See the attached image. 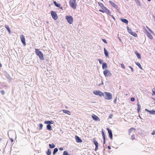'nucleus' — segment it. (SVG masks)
I'll return each instance as SVG.
<instances>
[{"label": "nucleus", "mask_w": 155, "mask_h": 155, "mask_svg": "<svg viewBox=\"0 0 155 155\" xmlns=\"http://www.w3.org/2000/svg\"><path fill=\"white\" fill-rule=\"evenodd\" d=\"M35 52L36 54L38 56L39 58L41 60H44L43 54L42 53L41 51H39V49H36Z\"/></svg>", "instance_id": "nucleus-1"}, {"label": "nucleus", "mask_w": 155, "mask_h": 155, "mask_svg": "<svg viewBox=\"0 0 155 155\" xmlns=\"http://www.w3.org/2000/svg\"><path fill=\"white\" fill-rule=\"evenodd\" d=\"M104 96L105 99L109 100L112 99V95L109 92H105L104 94Z\"/></svg>", "instance_id": "nucleus-2"}, {"label": "nucleus", "mask_w": 155, "mask_h": 155, "mask_svg": "<svg viewBox=\"0 0 155 155\" xmlns=\"http://www.w3.org/2000/svg\"><path fill=\"white\" fill-rule=\"evenodd\" d=\"M69 5L73 8L75 9L76 8L77 4L76 3V0H70Z\"/></svg>", "instance_id": "nucleus-3"}, {"label": "nucleus", "mask_w": 155, "mask_h": 155, "mask_svg": "<svg viewBox=\"0 0 155 155\" xmlns=\"http://www.w3.org/2000/svg\"><path fill=\"white\" fill-rule=\"evenodd\" d=\"M65 18L67 20L68 22L70 24H71L72 23L73 21V19L71 16H66L65 17Z\"/></svg>", "instance_id": "nucleus-4"}, {"label": "nucleus", "mask_w": 155, "mask_h": 155, "mask_svg": "<svg viewBox=\"0 0 155 155\" xmlns=\"http://www.w3.org/2000/svg\"><path fill=\"white\" fill-rule=\"evenodd\" d=\"M104 75L106 77H110L112 75L111 73L108 69L105 70L103 72Z\"/></svg>", "instance_id": "nucleus-5"}, {"label": "nucleus", "mask_w": 155, "mask_h": 155, "mask_svg": "<svg viewBox=\"0 0 155 155\" xmlns=\"http://www.w3.org/2000/svg\"><path fill=\"white\" fill-rule=\"evenodd\" d=\"M52 18L54 20H56L58 18V16L56 12L51 11V12Z\"/></svg>", "instance_id": "nucleus-6"}, {"label": "nucleus", "mask_w": 155, "mask_h": 155, "mask_svg": "<svg viewBox=\"0 0 155 155\" xmlns=\"http://www.w3.org/2000/svg\"><path fill=\"white\" fill-rule=\"evenodd\" d=\"M93 93L96 95H98L101 96H104V93L100 91H94Z\"/></svg>", "instance_id": "nucleus-7"}, {"label": "nucleus", "mask_w": 155, "mask_h": 155, "mask_svg": "<svg viewBox=\"0 0 155 155\" xmlns=\"http://www.w3.org/2000/svg\"><path fill=\"white\" fill-rule=\"evenodd\" d=\"M21 41L24 45H26V42L24 36L23 35H21L20 36Z\"/></svg>", "instance_id": "nucleus-8"}, {"label": "nucleus", "mask_w": 155, "mask_h": 155, "mask_svg": "<svg viewBox=\"0 0 155 155\" xmlns=\"http://www.w3.org/2000/svg\"><path fill=\"white\" fill-rule=\"evenodd\" d=\"M109 2L113 7L116 9L117 11H119L117 6L114 3L111 1H109Z\"/></svg>", "instance_id": "nucleus-9"}, {"label": "nucleus", "mask_w": 155, "mask_h": 155, "mask_svg": "<svg viewBox=\"0 0 155 155\" xmlns=\"http://www.w3.org/2000/svg\"><path fill=\"white\" fill-rule=\"evenodd\" d=\"M145 30L146 32L145 33L148 37V38L150 39H153V37L152 35L146 29H145Z\"/></svg>", "instance_id": "nucleus-10"}, {"label": "nucleus", "mask_w": 155, "mask_h": 155, "mask_svg": "<svg viewBox=\"0 0 155 155\" xmlns=\"http://www.w3.org/2000/svg\"><path fill=\"white\" fill-rule=\"evenodd\" d=\"M93 142L95 144V150H96L98 149V143L97 142L96 140L94 138H93Z\"/></svg>", "instance_id": "nucleus-11"}, {"label": "nucleus", "mask_w": 155, "mask_h": 155, "mask_svg": "<svg viewBox=\"0 0 155 155\" xmlns=\"http://www.w3.org/2000/svg\"><path fill=\"white\" fill-rule=\"evenodd\" d=\"M107 130L108 131L109 133V136L111 139H112L113 135L112 134V131L111 130H110L109 128H107Z\"/></svg>", "instance_id": "nucleus-12"}, {"label": "nucleus", "mask_w": 155, "mask_h": 155, "mask_svg": "<svg viewBox=\"0 0 155 155\" xmlns=\"http://www.w3.org/2000/svg\"><path fill=\"white\" fill-rule=\"evenodd\" d=\"M92 117L94 120H95L96 121L100 120V119L98 117L94 114H93L92 115Z\"/></svg>", "instance_id": "nucleus-13"}, {"label": "nucleus", "mask_w": 155, "mask_h": 155, "mask_svg": "<svg viewBox=\"0 0 155 155\" xmlns=\"http://www.w3.org/2000/svg\"><path fill=\"white\" fill-rule=\"evenodd\" d=\"M104 10V12L106 13L107 14H110V11L106 7H104V9H103Z\"/></svg>", "instance_id": "nucleus-14"}, {"label": "nucleus", "mask_w": 155, "mask_h": 155, "mask_svg": "<svg viewBox=\"0 0 155 155\" xmlns=\"http://www.w3.org/2000/svg\"><path fill=\"white\" fill-rule=\"evenodd\" d=\"M75 138L76 142L78 143H81L82 142L81 139L77 136H75Z\"/></svg>", "instance_id": "nucleus-15"}, {"label": "nucleus", "mask_w": 155, "mask_h": 155, "mask_svg": "<svg viewBox=\"0 0 155 155\" xmlns=\"http://www.w3.org/2000/svg\"><path fill=\"white\" fill-rule=\"evenodd\" d=\"M45 124H53L54 123V122L53 121H47L45 122Z\"/></svg>", "instance_id": "nucleus-16"}, {"label": "nucleus", "mask_w": 155, "mask_h": 155, "mask_svg": "<svg viewBox=\"0 0 155 155\" xmlns=\"http://www.w3.org/2000/svg\"><path fill=\"white\" fill-rule=\"evenodd\" d=\"M63 111L64 113L67 114L69 115H70L71 114V112L69 110H63Z\"/></svg>", "instance_id": "nucleus-17"}, {"label": "nucleus", "mask_w": 155, "mask_h": 155, "mask_svg": "<svg viewBox=\"0 0 155 155\" xmlns=\"http://www.w3.org/2000/svg\"><path fill=\"white\" fill-rule=\"evenodd\" d=\"M107 64L106 63H104L102 64V68L103 69L107 68Z\"/></svg>", "instance_id": "nucleus-18"}, {"label": "nucleus", "mask_w": 155, "mask_h": 155, "mask_svg": "<svg viewBox=\"0 0 155 155\" xmlns=\"http://www.w3.org/2000/svg\"><path fill=\"white\" fill-rule=\"evenodd\" d=\"M121 21L122 22L126 24H127L128 22V21L125 19H122H122H121Z\"/></svg>", "instance_id": "nucleus-19"}, {"label": "nucleus", "mask_w": 155, "mask_h": 155, "mask_svg": "<svg viewBox=\"0 0 155 155\" xmlns=\"http://www.w3.org/2000/svg\"><path fill=\"white\" fill-rule=\"evenodd\" d=\"M104 53L105 54V55L106 57H108V52L107 51V50L104 48Z\"/></svg>", "instance_id": "nucleus-20"}, {"label": "nucleus", "mask_w": 155, "mask_h": 155, "mask_svg": "<svg viewBox=\"0 0 155 155\" xmlns=\"http://www.w3.org/2000/svg\"><path fill=\"white\" fill-rule=\"evenodd\" d=\"M5 27L7 29L9 33L10 34L11 31L9 26L8 25H5Z\"/></svg>", "instance_id": "nucleus-21"}, {"label": "nucleus", "mask_w": 155, "mask_h": 155, "mask_svg": "<svg viewBox=\"0 0 155 155\" xmlns=\"http://www.w3.org/2000/svg\"><path fill=\"white\" fill-rule=\"evenodd\" d=\"M54 4L58 7L60 8L61 6V4H60L57 3L55 1H54L53 2Z\"/></svg>", "instance_id": "nucleus-22"}, {"label": "nucleus", "mask_w": 155, "mask_h": 155, "mask_svg": "<svg viewBox=\"0 0 155 155\" xmlns=\"http://www.w3.org/2000/svg\"><path fill=\"white\" fill-rule=\"evenodd\" d=\"M135 53L136 54L137 58L139 59H141V57L140 54L137 52H135Z\"/></svg>", "instance_id": "nucleus-23"}, {"label": "nucleus", "mask_w": 155, "mask_h": 155, "mask_svg": "<svg viewBox=\"0 0 155 155\" xmlns=\"http://www.w3.org/2000/svg\"><path fill=\"white\" fill-rule=\"evenodd\" d=\"M47 128L48 130H52L51 126L50 124L47 125Z\"/></svg>", "instance_id": "nucleus-24"}, {"label": "nucleus", "mask_w": 155, "mask_h": 155, "mask_svg": "<svg viewBox=\"0 0 155 155\" xmlns=\"http://www.w3.org/2000/svg\"><path fill=\"white\" fill-rule=\"evenodd\" d=\"M98 4L102 9H104V7H105L104 6L103 4L102 3L100 2H98Z\"/></svg>", "instance_id": "nucleus-25"}, {"label": "nucleus", "mask_w": 155, "mask_h": 155, "mask_svg": "<svg viewBox=\"0 0 155 155\" xmlns=\"http://www.w3.org/2000/svg\"><path fill=\"white\" fill-rule=\"evenodd\" d=\"M149 112L151 114H155V110H152L150 111H149Z\"/></svg>", "instance_id": "nucleus-26"}, {"label": "nucleus", "mask_w": 155, "mask_h": 155, "mask_svg": "<svg viewBox=\"0 0 155 155\" xmlns=\"http://www.w3.org/2000/svg\"><path fill=\"white\" fill-rule=\"evenodd\" d=\"M127 29L128 32L131 34L133 32L132 29L128 27H127Z\"/></svg>", "instance_id": "nucleus-27"}, {"label": "nucleus", "mask_w": 155, "mask_h": 155, "mask_svg": "<svg viewBox=\"0 0 155 155\" xmlns=\"http://www.w3.org/2000/svg\"><path fill=\"white\" fill-rule=\"evenodd\" d=\"M135 63L136 65L139 67V68H140L141 69H142L141 64L140 63L138 62H135Z\"/></svg>", "instance_id": "nucleus-28"}, {"label": "nucleus", "mask_w": 155, "mask_h": 155, "mask_svg": "<svg viewBox=\"0 0 155 155\" xmlns=\"http://www.w3.org/2000/svg\"><path fill=\"white\" fill-rule=\"evenodd\" d=\"M137 105L138 106V108L137 109V110L138 111V113L139 111L140 110L141 108V106L138 103L137 104Z\"/></svg>", "instance_id": "nucleus-29"}, {"label": "nucleus", "mask_w": 155, "mask_h": 155, "mask_svg": "<svg viewBox=\"0 0 155 155\" xmlns=\"http://www.w3.org/2000/svg\"><path fill=\"white\" fill-rule=\"evenodd\" d=\"M131 34L135 37H137V34L134 32H133Z\"/></svg>", "instance_id": "nucleus-30"}, {"label": "nucleus", "mask_w": 155, "mask_h": 155, "mask_svg": "<svg viewBox=\"0 0 155 155\" xmlns=\"http://www.w3.org/2000/svg\"><path fill=\"white\" fill-rule=\"evenodd\" d=\"M47 154L48 155H51V151L49 149H48L47 151Z\"/></svg>", "instance_id": "nucleus-31"}, {"label": "nucleus", "mask_w": 155, "mask_h": 155, "mask_svg": "<svg viewBox=\"0 0 155 155\" xmlns=\"http://www.w3.org/2000/svg\"><path fill=\"white\" fill-rule=\"evenodd\" d=\"M58 151V149L57 148H55L53 152V155H54L55 153Z\"/></svg>", "instance_id": "nucleus-32"}, {"label": "nucleus", "mask_w": 155, "mask_h": 155, "mask_svg": "<svg viewBox=\"0 0 155 155\" xmlns=\"http://www.w3.org/2000/svg\"><path fill=\"white\" fill-rule=\"evenodd\" d=\"M49 145L50 148H53L55 147V145L53 143L49 144Z\"/></svg>", "instance_id": "nucleus-33"}, {"label": "nucleus", "mask_w": 155, "mask_h": 155, "mask_svg": "<svg viewBox=\"0 0 155 155\" xmlns=\"http://www.w3.org/2000/svg\"><path fill=\"white\" fill-rule=\"evenodd\" d=\"M102 135L103 136V139H105V135L103 131L102 130Z\"/></svg>", "instance_id": "nucleus-34"}, {"label": "nucleus", "mask_w": 155, "mask_h": 155, "mask_svg": "<svg viewBox=\"0 0 155 155\" xmlns=\"http://www.w3.org/2000/svg\"><path fill=\"white\" fill-rule=\"evenodd\" d=\"M43 124H40L39 125V130H41L42 129Z\"/></svg>", "instance_id": "nucleus-35"}, {"label": "nucleus", "mask_w": 155, "mask_h": 155, "mask_svg": "<svg viewBox=\"0 0 155 155\" xmlns=\"http://www.w3.org/2000/svg\"><path fill=\"white\" fill-rule=\"evenodd\" d=\"M63 155H70V154H68L67 151H64L63 152Z\"/></svg>", "instance_id": "nucleus-36"}, {"label": "nucleus", "mask_w": 155, "mask_h": 155, "mask_svg": "<svg viewBox=\"0 0 155 155\" xmlns=\"http://www.w3.org/2000/svg\"><path fill=\"white\" fill-rule=\"evenodd\" d=\"M135 135L134 134H133L131 136V139L132 140H134L135 139Z\"/></svg>", "instance_id": "nucleus-37"}, {"label": "nucleus", "mask_w": 155, "mask_h": 155, "mask_svg": "<svg viewBox=\"0 0 155 155\" xmlns=\"http://www.w3.org/2000/svg\"><path fill=\"white\" fill-rule=\"evenodd\" d=\"M0 92L1 93V94L3 95L5 94V92L4 91H3V90H1L0 91Z\"/></svg>", "instance_id": "nucleus-38"}, {"label": "nucleus", "mask_w": 155, "mask_h": 155, "mask_svg": "<svg viewBox=\"0 0 155 155\" xmlns=\"http://www.w3.org/2000/svg\"><path fill=\"white\" fill-rule=\"evenodd\" d=\"M113 116V115L112 114H110V115H109V118L111 119V118H112Z\"/></svg>", "instance_id": "nucleus-39"}, {"label": "nucleus", "mask_w": 155, "mask_h": 155, "mask_svg": "<svg viewBox=\"0 0 155 155\" xmlns=\"http://www.w3.org/2000/svg\"><path fill=\"white\" fill-rule=\"evenodd\" d=\"M134 130V129L133 128H130L129 130V134H130V133L131 130Z\"/></svg>", "instance_id": "nucleus-40"}, {"label": "nucleus", "mask_w": 155, "mask_h": 155, "mask_svg": "<svg viewBox=\"0 0 155 155\" xmlns=\"http://www.w3.org/2000/svg\"><path fill=\"white\" fill-rule=\"evenodd\" d=\"M98 60L100 64H102V60L99 59Z\"/></svg>", "instance_id": "nucleus-41"}, {"label": "nucleus", "mask_w": 155, "mask_h": 155, "mask_svg": "<svg viewBox=\"0 0 155 155\" xmlns=\"http://www.w3.org/2000/svg\"><path fill=\"white\" fill-rule=\"evenodd\" d=\"M121 67L124 69H125V68L124 65V64H121Z\"/></svg>", "instance_id": "nucleus-42"}, {"label": "nucleus", "mask_w": 155, "mask_h": 155, "mask_svg": "<svg viewBox=\"0 0 155 155\" xmlns=\"http://www.w3.org/2000/svg\"><path fill=\"white\" fill-rule=\"evenodd\" d=\"M135 100V98L134 97H132L130 99V101H134Z\"/></svg>", "instance_id": "nucleus-43"}, {"label": "nucleus", "mask_w": 155, "mask_h": 155, "mask_svg": "<svg viewBox=\"0 0 155 155\" xmlns=\"http://www.w3.org/2000/svg\"><path fill=\"white\" fill-rule=\"evenodd\" d=\"M102 40L104 41V42L105 43H106V44H107V42L106 41V40H105V39H102Z\"/></svg>", "instance_id": "nucleus-44"}, {"label": "nucleus", "mask_w": 155, "mask_h": 155, "mask_svg": "<svg viewBox=\"0 0 155 155\" xmlns=\"http://www.w3.org/2000/svg\"><path fill=\"white\" fill-rule=\"evenodd\" d=\"M129 67L130 68V69H131V71L133 72L134 71V69L133 68L131 67V66H129Z\"/></svg>", "instance_id": "nucleus-45"}, {"label": "nucleus", "mask_w": 155, "mask_h": 155, "mask_svg": "<svg viewBox=\"0 0 155 155\" xmlns=\"http://www.w3.org/2000/svg\"><path fill=\"white\" fill-rule=\"evenodd\" d=\"M151 134L152 135H154L155 134V130H153V132L151 133Z\"/></svg>", "instance_id": "nucleus-46"}, {"label": "nucleus", "mask_w": 155, "mask_h": 155, "mask_svg": "<svg viewBox=\"0 0 155 155\" xmlns=\"http://www.w3.org/2000/svg\"><path fill=\"white\" fill-rule=\"evenodd\" d=\"M99 11L100 12H102L103 13H104V10H103H103H99Z\"/></svg>", "instance_id": "nucleus-47"}, {"label": "nucleus", "mask_w": 155, "mask_h": 155, "mask_svg": "<svg viewBox=\"0 0 155 155\" xmlns=\"http://www.w3.org/2000/svg\"><path fill=\"white\" fill-rule=\"evenodd\" d=\"M153 93L152 94V95H155V92L153 91V90H152Z\"/></svg>", "instance_id": "nucleus-48"}, {"label": "nucleus", "mask_w": 155, "mask_h": 155, "mask_svg": "<svg viewBox=\"0 0 155 155\" xmlns=\"http://www.w3.org/2000/svg\"><path fill=\"white\" fill-rule=\"evenodd\" d=\"M110 15L111 16V17H112V18L113 19H114V20L115 19V18H114V16L113 15Z\"/></svg>", "instance_id": "nucleus-49"}, {"label": "nucleus", "mask_w": 155, "mask_h": 155, "mask_svg": "<svg viewBox=\"0 0 155 155\" xmlns=\"http://www.w3.org/2000/svg\"><path fill=\"white\" fill-rule=\"evenodd\" d=\"M117 100V98H116L114 99V103H116Z\"/></svg>", "instance_id": "nucleus-50"}, {"label": "nucleus", "mask_w": 155, "mask_h": 155, "mask_svg": "<svg viewBox=\"0 0 155 155\" xmlns=\"http://www.w3.org/2000/svg\"><path fill=\"white\" fill-rule=\"evenodd\" d=\"M60 150H63V149L61 147L59 149Z\"/></svg>", "instance_id": "nucleus-51"}, {"label": "nucleus", "mask_w": 155, "mask_h": 155, "mask_svg": "<svg viewBox=\"0 0 155 155\" xmlns=\"http://www.w3.org/2000/svg\"><path fill=\"white\" fill-rule=\"evenodd\" d=\"M10 140H11V142H13V139H12V138H11L10 139Z\"/></svg>", "instance_id": "nucleus-52"}, {"label": "nucleus", "mask_w": 155, "mask_h": 155, "mask_svg": "<svg viewBox=\"0 0 155 155\" xmlns=\"http://www.w3.org/2000/svg\"><path fill=\"white\" fill-rule=\"evenodd\" d=\"M150 31L152 33H153V31L151 30Z\"/></svg>", "instance_id": "nucleus-53"}, {"label": "nucleus", "mask_w": 155, "mask_h": 155, "mask_svg": "<svg viewBox=\"0 0 155 155\" xmlns=\"http://www.w3.org/2000/svg\"><path fill=\"white\" fill-rule=\"evenodd\" d=\"M150 31L152 33H153V31L151 30Z\"/></svg>", "instance_id": "nucleus-54"}, {"label": "nucleus", "mask_w": 155, "mask_h": 155, "mask_svg": "<svg viewBox=\"0 0 155 155\" xmlns=\"http://www.w3.org/2000/svg\"><path fill=\"white\" fill-rule=\"evenodd\" d=\"M108 148L109 149H111V147L110 146H108Z\"/></svg>", "instance_id": "nucleus-55"}, {"label": "nucleus", "mask_w": 155, "mask_h": 155, "mask_svg": "<svg viewBox=\"0 0 155 155\" xmlns=\"http://www.w3.org/2000/svg\"><path fill=\"white\" fill-rule=\"evenodd\" d=\"M103 140H104V144H105V139H103Z\"/></svg>", "instance_id": "nucleus-56"}, {"label": "nucleus", "mask_w": 155, "mask_h": 155, "mask_svg": "<svg viewBox=\"0 0 155 155\" xmlns=\"http://www.w3.org/2000/svg\"><path fill=\"white\" fill-rule=\"evenodd\" d=\"M103 84V82H102V83L101 84H98V85H99V86H100V85H101V84Z\"/></svg>", "instance_id": "nucleus-57"}, {"label": "nucleus", "mask_w": 155, "mask_h": 155, "mask_svg": "<svg viewBox=\"0 0 155 155\" xmlns=\"http://www.w3.org/2000/svg\"><path fill=\"white\" fill-rule=\"evenodd\" d=\"M146 27L148 29V30L149 29H150L147 26H146Z\"/></svg>", "instance_id": "nucleus-58"}, {"label": "nucleus", "mask_w": 155, "mask_h": 155, "mask_svg": "<svg viewBox=\"0 0 155 155\" xmlns=\"http://www.w3.org/2000/svg\"><path fill=\"white\" fill-rule=\"evenodd\" d=\"M145 110L147 111L148 112H149V110H147V109H146Z\"/></svg>", "instance_id": "nucleus-59"}, {"label": "nucleus", "mask_w": 155, "mask_h": 155, "mask_svg": "<svg viewBox=\"0 0 155 155\" xmlns=\"http://www.w3.org/2000/svg\"><path fill=\"white\" fill-rule=\"evenodd\" d=\"M2 64H0V67H2Z\"/></svg>", "instance_id": "nucleus-60"}, {"label": "nucleus", "mask_w": 155, "mask_h": 155, "mask_svg": "<svg viewBox=\"0 0 155 155\" xmlns=\"http://www.w3.org/2000/svg\"><path fill=\"white\" fill-rule=\"evenodd\" d=\"M2 140V139L1 138H0V141L1 140Z\"/></svg>", "instance_id": "nucleus-61"}, {"label": "nucleus", "mask_w": 155, "mask_h": 155, "mask_svg": "<svg viewBox=\"0 0 155 155\" xmlns=\"http://www.w3.org/2000/svg\"><path fill=\"white\" fill-rule=\"evenodd\" d=\"M148 30H149V31H150L151 30V29H149Z\"/></svg>", "instance_id": "nucleus-62"}, {"label": "nucleus", "mask_w": 155, "mask_h": 155, "mask_svg": "<svg viewBox=\"0 0 155 155\" xmlns=\"http://www.w3.org/2000/svg\"><path fill=\"white\" fill-rule=\"evenodd\" d=\"M155 101V99H153ZM154 104H155V103H154Z\"/></svg>", "instance_id": "nucleus-63"}, {"label": "nucleus", "mask_w": 155, "mask_h": 155, "mask_svg": "<svg viewBox=\"0 0 155 155\" xmlns=\"http://www.w3.org/2000/svg\"><path fill=\"white\" fill-rule=\"evenodd\" d=\"M149 1H150L151 0H148Z\"/></svg>", "instance_id": "nucleus-64"}]
</instances>
